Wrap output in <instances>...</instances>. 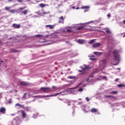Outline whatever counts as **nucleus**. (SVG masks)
<instances>
[{"label": "nucleus", "instance_id": "ea45409f", "mask_svg": "<svg viewBox=\"0 0 125 125\" xmlns=\"http://www.w3.org/2000/svg\"><path fill=\"white\" fill-rule=\"evenodd\" d=\"M18 1H19V2H22L23 0H18Z\"/></svg>", "mask_w": 125, "mask_h": 125}, {"label": "nucleus", "instance_id": "6ab92c4d", "mask_svg": "<svg viewBox=\"0 0 125 125\" xmlns=\"http://www.w3.org/2000/svg\"><path fill=\"white\" fill-rule=\"evenodd\" d=\"M20 84H21V85H27L28 83H27V82H21Z\"/></svg>", "mask_w": 125, "mask_h": 125}, {"label": "nucleus", "instance_id": "9b49d317", "mask_svg": "<svg viewBox=\"0 0 125 125\" xmlns=\"http://www.w3.org/2000/svg\"><path fill=\"white\" fill-rule=\"evenodd\" d=\"M21 113L23 118H26V117L27 116V114L25 113V111H24L23 110H21Z\"/></svg>", "mask_w": 125, "mask_h": 125}, {"label": "nucleus", "instance_id": "bb28decb", "mask_svg": "<svg viewBox=\"0 0 125 125\" xmlns=\"http://www.w3.org/2000/svg\"><path fill=\"white\" fill-rule=\"evenodd\" d=\"M110 93H111V94H117V93H118V92L117 91H111L110 92Z\"/></svg>", "mask_w": 125, "mask_h": 125}, {"label": "nucleus", "instance_id": "f03ea898", "mask_svg": "<svg viewBox=\"0 0 125 125\" xmlns=\"http://www.w3.org/2000/svg\"><path fill=\"white\" fill-rule=\"evenodd\" d=\"M112 59L113 61V65H118L120 61V56H119V51L115 50L113 52Z\"/></svg>", "mask_w": 125, "mask_h": 125}, {"label": "nucleus", "instance_id": "a19ab883", "mask_svg": "<svg viewBox=\"0 0 125 125\" xmlns=\"http://www.w3.org/2000/svg\"><path fill=\"white\" fill-rule=\"evenodd\" d=\"M107 17H111V14L110 13L108 14Z\"/></svg>", "mask_w": 125, "mask_h": 125}, {"label": "nucleus", "instance_id": "f257e3e1", "mask_svg": "<svg viewBox=\"0 0 125 125\" xmlns=\"http://www.w3.org/2000/svg\"><path fill=\"white\" fill-rule=\"evenodd\" d=\"M78 86H81V87H84V86H85V85L83 84V81L78 84V86H76L75 87L69 88L68 91H69L71 93H73V94H77L78 93V92H82V91H83V88H80L77 91L74 90L75 89V88H77Z\"/></svg>", "mask_w": 125, "mask_h": 125}, {"label": "nucleus", "instance_id": "37998d69", "mask_svg": "<svg viewBox=\"0 0 125 125\" xmlns=\"http://www.w3.org/2000/svg\"><path fill=\"white\" fill-rule=\"evenodd\" d=\"M67 32H72V30H70V29H68L67 30Z\"/></svg>", "mask_w": 125, "mask_h": 125}, {"label": "nucleus", "instance_id": "4d7b16f0", "mask_svg": "<svg viewBox=\"0 0 125 125\" xmlns=\"http://www.w3.org/2000/svg\"><path fill=\"white\" fill-rule=\"evenodd\" d=\"M0 98H1V94H0Z\"/></svg>", "mask_w": 125, "mask_h": 125}, {"label": "nucleus", "instance_id": "052dcab7", "mask_svg": "<svg viewBox=\"0 0 125 125\" xmlns=\"http://www.w3.org/2000/svg\"><path fill=\"white\" fill-rule=\"evenodd\" d=\"M86 11H87V10H84V12H86Z\"/></svg>", "mask_w": 125, "mask_h": 125}, {"label": "nucleus", "instance_id": "f704fd0d", "mask_svg": "<svg viewBox=\"0 0 125 125\" xmlns=\"http://www.w3.org/2000/svg\"><path fill=\"white\" fill-rule=\"evenodd\" d=\"M40 6L41 7H43L44 6V4H42V3H41L40 4Z\"/></svg>", "mask_w": 125, "mask_h": 125}, {"label": "nucleus", "instance_id": "b1692460", "mask_svg": "<svg viewBox=\"0 0 125 125\" xmlns=\"http://www.w3.org/2000/svg\"><path fill=\"white\" fill-rule=\"evenodd\" d=\"M10 8H11V7H5V10H6L7 11H10Z\"/></svg>", "mask_w": 125, "mask_h": 125}, {"label": "nucleus", "instance_id": "8fccbe9b", "mask_svg": "<svg viewBox=\"0 0 125 125\" xmlns=\"http://www.w3.org/2000/svg\"><path fill=\"white\" fill-rule=\"evenodd\" d=\"M91 22H92V21H90L89 22H87V23H86V24H89V23H91Z\"/></svg>", "mask_w": 125, "mask_h": 125}, {"label": "nucleus", "instance_id": "774afa93", "mask_svg": "<svg viewBox=\"0 0 125 125\" xmlns=\"http://www.w3.org/2000/svg\"><path fill=\"white\" fill-rule=\"evenodd\" d=\"M11 39H12V38H10V40H11Z\"/></svg>", "mask_w": 125, "mask_h": 125}, {"label": "nucleus", "instance_id": "1a4fd4ad", "mask_svg": "<svg viewBox=\"0 0 125 125\" xmlns=\"http://www.w3.org/2000/svg\"><path fill=\"white\" fill-rule=\"evenodd\" d=\"M77 42H78L79 43H80L81 44H83L84 43V42H85V41L83 40H78L77 41Z\"/></svg>", "mask_w": 125, "mask_h": 125}, {"label": "nucleus", "instance_id": "09e8293b", "mask_svg": "<svg viewBox=\"0 0 125 125\" xmlns=\"http://www.w3.org/2000/svg\"><path fill=\"white\" fill-rule=\"evenodd\" d=\"M119 80H120V79L117 78V79H116L115 80V81H116V82H118V81H119Z\"/></svg>", "mask_w": 125, "mask_h": 125}, {"label": "nucleus", "instance_id": "423d86ee", "mask_svg": "<svg viewBox=\"0 0 125 125\" xmlns=\"http://www.w3.org/2000/svg\"><path fill=\"white\" fill-rule=\"evenodd\" d=\"M59 93H57L54 95H47L43 97H40V96H37L35 97H40V98H43V97H52V96H56L57 95H58Z\"/></svg>", "mask_w": 125, "mask_h": 125}, {"label": "nucleus", "instance_id": "2eb2a0df", "mask_svg": "<svg viewBox=\"0 0 125 125\" xmlns=\"http://www.w3.org/2000/svg\"><path fill=\"white\" fill-rule=\"evenodd\" d=\"M94 42H95V39H93L90 40L89 42L88 43L89 44H92V43H94Z\"/></svg>", "mask_w": 125, "mask_h": 125}, {"label": "nucleus", "instance_id": "5fc2aeb1", "mask_svg": "<svg viewBox=\"0 0 125 125\" xmlns=\"http://www.w3.org/2000/svg\"><path fill=\"white\" fill-rule=\"evenodd\" d=\"M123 38H125V34H124Z\"/></svg>", "mask_w": 125, "mask_h": 125}, {"label": "nucleus", "instance_id": "20e7f679", "mask_svg": "<svg viewBox=\"0 0 125 125\" xmlns=\"http://www.w3.org/2000/svg\"><path fill=\"white\" fill-rule=\"evenodd\" d=\"M102 65H101V67H102V69H104L106 67V64H107V61L106 60H103L101 61Z\"/></svg>", "mask_w": 125, "mask_h": 125}, {"label": "nucleus", "instance_id": "4468645a", "mask_svg": "<svg viewBox=\"0 0 125 125\" xmlns=\"http://www.w3.org/2000/svg\"><path fill=\"white\" fill-rule=\"evenodd\" d=\"M71 102H72V101H70L69 100H66L64 102V103H67L68 104V106H71V104H70V103H71Z\"/></svg>", "mask_w": 125, "mask_h": 125}, {"label": "nucleus", "instance_id": "a18cd8bd", "mask_svg": "<svg viewBox=\"0 0 125 125\" xmlns=\"http://www.w3.org/2000/svg\"><path fill=\"white\" fill-rule=\"evenodd\" d=\"M83 112H84V113H87V111H85V109H83Z\"/></svg>", "mask_w": 125, "mask_h": 125}, {"label": "nucleus", "instance_id": "412c9836", "mask_svg": "<svg viewBox=\"0 0 125 125\" xmlns=\"http://www.w3.org/2000/svg\"><path fill=\"white\" fill-rule=\"evenodd\" d=\"M15 106H19V107H21V108H22V109H24V105L21 104H16Z\"/></svg>", "mask_w": 125, "mask_h": 125}, {"label": "nucleus", "instance_id": "72a5a7b5", "mask_svg": "<svg viewBox=\"0 0 125 125\" xmlns=\"http://www.w3.org/2000/svg\"><path fill=\"white\" fill-rule=\"evenodd\" d=\"M11 103H12V101L11 100V99H10L8 101V104H11Z\"/></svg>", "mask_w": 125, "mask_h": 125}, {"label": "nucleus", "instance_id": "69168bd1", "mask_svg": "<svg viewBox=\"0 0 125 125\" xmlns=\"http://www.w3.org/2000/svg\"><path fill=\"white\" fill-rule=\"evenodd\" d=\"M27 0V1H30V0Z\"/></svg>", "mask_w": 125, "mask_h": 125}, {"label": "nucleus", "instance_id": "4c0bfd02", "mask_svg": "<svg viewBox=\"0 0 125 125\" xmlns=\"http://www.w3.org/2000/svg\"><path fill=\"white\" fill-rule=\"evenodd\" d=\"M87 82H91V79H88L87 80Z\"/></svg>", "mask_w": 125, "mask_h": 125}, {"label": "nucleus", "instance_id": "c9c22d12", "mask_svg": "<svg viewBox=\"0 0 125 125\" xmlns=\"http://www.w3.org/2000/svg\"><path fill=\"white\" fill-rule=\"evenodd\" d=\"M83 27L81 26V27H80L79 28H78L77 29V30H82V29H83Z\"/></svg>", "mask_w": 125, "mask_h": 125}, {"label": "nucleus", "instance_id": "3c124183", "mask_svg": "<svg viewBox=\"0 0 125 125\" xmlns=\"http://www.w3.org/2000/svg\"><path fill=\"white\" fill-rule=\"evenodd\" d=\"M70 83H74V82L73 81H70Z\"/></svg>", "mask_w": 125, "mask_h": 125}, {"label": "nucleus", "instance_id": "ddd939ff", "mask_svg": "<svg viewBox=\"0 0 125 125\" xmlns=\"http://www.w3.org/2000/svg\"><path fill=\"white\" fill-rule=\"evenodd\" d=\"M13 26L16 29H19L20 28V24H17L16 23L13 24Z\"/></svg>", "mask_w": 125, "mask_h": 125}, {"label": "nucleus", "instance_id": "7ed1b4c3", "mask_svg": "<svg viewBox=\"0 0 125 125\" xmlns=\"http://www.w3.org/2000/svg\"><path fill=\"white\" fill-rule=\"evenodd\" d=\"M41 89H42V92H44V93H47L48 92H51V88L50 87H42L41 88Z\"/></svg>", "mask_w": 125, "mask_h": 125}, {"label": "nucleus", "instance_id": "dca6fc26", "mask_svg": "<svg viewBox=\"0 0 125 125\" xmlns=\"http://www.w3.org/2000/svg\"><path fill=\"white\" fill-rule=\"evenodd\" d=\"M67 79H70L71 80H75V79H76V77L72 76H69L67 77Z\"/></svg>", "mask_w": 125, "mask_h": 125}, {"label": "nucleus", "instance_id": "864d4df0", "mask_svg": "<svg viewBox=\"0 0 125 125\" xmlns=\"http://www.w3.org/2000/svg\"><path fill=\"white\" fill-rule=\"evenodd\" d=\"M123 23H124V24H125V20H124V21H123Z\"/></svg>", "mask_w": 125, "mask_h": 125}, {"label": "nucleus", "instance_id": "473e14b6", "mask_svg": "<svg viewBox=\"0 0 125 125\" xmlns=\"http://www.w3.org/2000/svg\"><path fill=\"white\" fill-rule=\"evenodd\" d=\"M25 8H26V7H23L22 8H20L19 9L20 10H23V9H25Z\"/></svg>", "mask_w": 125, "mask_h": 125}, {"label": "nucleus", "instance_id": "bf43d9fd", "mask_svg": "<svg viewBox=\"0 0 125 125\" xmlns=\"http://www.w3.org/2000/svg\"><path fill=\"white\" fill-rule=\"evenodd\" d=\"M72 8H73V9H75V6H73V7H72Z\"/></svg>", "mask_w": 125, "mask_h": 125}, {"label": "nucleus", "instance_id": "cd10ccee", "mask_svg": "<svg viewBox=\"0 0 125 125\" xmlns=\"http://www.w3.org/2000/svg\"><path fill=\"white\" fill-rule=\"evenodd\" d=\"M24 110H26V111H27V112H29V111H30V107H24L23 108Z\"/></svg>", "mask_w": 125, "mask_h": 125}, {"label": "nucleus", "instance_id": "58836bf2", "mask_svg": "<svg viewBox=\"0 0 125 125\" xmlns=\"http://www.w3.org/2000/svg\"><path fill=\"white\" fill-rule=\"evenodd\" d=\"M52 88H53V89H55L57 88V87H56V86H52Z\"/></svg>", "mask_w": 125, "mask_h": 125}, {"label": "nucleus", "instance_id": "c03bdc74", "mask_svg": "<svg viewBox=\"0 0 125 125\" xmlns=\"http://www.w3.org/2000/svg\"><path fill=\"white\" fill-rule=\"evenodd\" d=\"M90 60H92L93 61L95 60V59H94V58H90Z\"/></svg>", "mask_w": 125, "mask_h": 125}, {"label": "nucleus", "instance_id": "f3484780", "mask_svg": "<svg viewBox=\"0 0 125 125\" xmlns=\"http://www.w3.org/2000/svg\"><path fill=\"white\" fill-rule=\"evenodd\" d=\"M105 30L106 33H107V34H111V31H110V29H109V28H105Z\"/></svg>", "mask_w": 125, "mask_h": 125}, {"label": "nucleus", "instance_id": "e433bc0d", "mask_svg": "<svg viewBox=\"0 0 125 125\" xmlns=\"http://www.w3.org/2000/svg\"><path fill=\"white\" fill-rule=\"evenodd\" d=\"M26 95H27V93H25L23 95V96L22 97V98H25V97H26Z\"/></svg>", "mask_w": 125, "mask_h": 125}, {"label": "nucleus", "instance_id": "2f4dec72", "mask_svg": "<svg viewBox=\"0 0 125 125\" xmlns=\"http://www.w3.org/2000/svg\"><path fill=\"white\" fill-rule=\"evenodd\" d=\"M48 13H49V12H42V14H43V15H45V14H48Z\"/></svg>", "mask_w": 125, "mask_h": 125}, {"label": "nucleus", "instance_id": "6e6d98bb", "mask_svg": "<svg viewBox=\"0 0 125 125\" xmlns=\"http://www.w3.org/2000/svg\"><path fill=\"white\" fill-rule=\"evenodd\" d=\"M14 114H11V116H14Z\"/></svg>", "mask_w": 125, "mask_h": 125}, {"label": "nucleus", "instance_id": "49530a36", "mask_svg": "<svg viewBox=\"0 0 125 125\" xmlns=\"http://www.w3.org/2000/svg\"><path fill=\"white\" fill-rule=\"evenodd\" d=\"M90 78H93V75H90Z\"/></svg>", "mask_w": 125, "mask_h": 125}, {"label": "nucleus", "instance_id": "6e6552de", "mask_svg": "<svg viewBox=\"0 0 125 125\" xmlns=\"http://www.w3.org/2000/svg\"><path fill=\"white\" fill-rule=\"evenodd\" d=\"M100 43H95L92 45V47H94V48H95L96 47H98V46H99V45H100Z\"/></svg>", "mask_w": 125, "mask_h": 125}, {"label": "nucleus", "instance_id": "0e129e2a", "mask_svg": "<svg viewBox=\"0 0 125 125\" xmlns=\"http://www.w3.org/2000/svg\"><path fill=\"white\" fill-rule=\"evenodd\" d=\"M0 66H1V63H0Z\"/></svg>", "mask_w": 125, "mask_h": 125}, {"label": "nucleus", "instance_id": "680f3d73", "mask_svg": "<svg viewBox=\"0 0 125 125\" xmlns=\"http://www.w3.org/2000/svg\"><path fill=\"white\" fill-rule=\"evenodd\" d=\"M120 68H117V70H120Z\"/></svg>", "mask_w": 125, "mask_h": 125}, {"label": "nucleus", "instance_id": "0eeeda50", "mask_svg": "<svg viewBox=\"0 0 125 125\" xmlns=\"http://www.w3.org/2000/svg\"><path fill=\"white\" fill-rule=\"evenodd\" d=\"M6 112V109H5V108L1 107L0 108V113H1L2 114H5Z\"/></svg>", "mask_w": 125, "mask_h": 125}, {"label": "nucleus", "instance_id": "a211bd4d", "mask_svg": "<svg viewBox=\"0 0 125 125\" xmlns=\"http://www.w3.org/2000/svg\"><path fill=\"white\" fill-rule=\"evenodd\" d=\"M97 111L98 110L96 108H92L91 110V112H92V113H96Z\"/></svg>", "mask_w": 125, "mask_h": 125}, {"label": "nucleus", "instance_id": "7c9ffc66", "mask_svg": "<svg viewBox=\"0 0 125 125\" xmlns=\"http://www.w3.org/2000/svg\"><path fill=\"white\" fill-rule=\"evenodd\" d=\"M36 37H38V38H39L40 39H42V35H37Z\"/></svg>", "mask_w": 125, "mask_h": 125}, {"label": "nucleus", "instance_id": "603ef678", "mask_svg": "<svg viewBox=\"0 0 125 125\" xmlns=\"http://www.w3.org/2000/svg\"><path fill=\"white\" fill-rule=\"evenodd\" d=\"M76 9H80V8H79V7H77V8H76Z\"/></svg>", "mask_w": 125, "mask_h": 125}, {"label": "nucleus", "instance_id": "c85d7f7f", "mask_svg": "<svg viewBox=\"0 0 125 125\" xmlns=\"http://www.w3.org/2000/svg\"><path fill=\"white\" fill-rule=\"evenodd\" d=\"M10 12L11 13H13V14H14V13H15V12H16V10H10Z\"/></svg>", "mask_w": 125, "mask_h": 125}, {"label": "nucleus", "instance_id": "9d476101", "mask_svg": "<svg viewBox=\"0 0 125 125\" xmlns=\"http://www.w3.org/2000/svg\"><path fill=\"white\" fill-rule=\"evenodd\" d=\"M59 19H60V20L59 21V23H64V18H63V16H61Z\"/></svg>", "mask_w": 125, "mask_h": 125}, {"label": "nucleus", "instance_id": "de8ad7c7", "mask_svg": "<svg viewBox=\"0 0 125 125\" xmlns=\"http://www.w3.org/2000/svg\"><path fill=\"white\" fill-rule=\"evenodd\" d=\"M103 79H105L106 80V79H107V77H106V76H104Z\"/></svg>", "mask_w": 125, "mask_h": 125}, {"label": "nucleus", "instance_id": "4be33fe9", "mask_svg": "<svg viewBox=\"0 0 125 125\" xmlns=\"http://www.w3.org/2000/svg\"><path fill=\"white\" fill-rule=\"evenodd\" d=\"M94 54H95L96 55H100L102 54V53L100 52H95Z\"/></svg>", "mask_w": 125, "mask_h": 125}, {"label": "nucleus", "instance_id": "c756f323", "mask_svg": "<svg viewBox=\"0 0 125 125\" xmlns=\"http://www.w3.org/2000/svg\"><path fill=\"white\" fill-rule=\"evenodd\" d=\"M118 87H122V86H125V84H120L118 85Z\"/></svg>", "mask_w": 125, "mask_h": 125}, {"label": "nucleus", "instance_id": "f8f14e48", "mask_svg": "<svg viewBox=\"0 0 125 125\" xmlns=\"http://www.w3.org/2000/svg\"><path fill=\"white\" fill-rule=\"evenodd\" d=\"M45 27L46 28H49V29H50L51 30H52V29H53V28H54V25L48 24V25H46L45 26Z\"/></svg>", "mask_w": 125, "mask_h": 125}, {"label": "nucleus", "instance_id": "5701e85b", "mask_svg": "<svg viewBox=\"0 0 125 125\" xmlns=\"http://www.w3.org/2000/svg\"><path fill=\"white\" fill-rule=\"evenodd\" d=\"M82 9H88L89 8V6H84L82 7Z\"/></svg>", "mask_w": 125, "mask_h": 125}, {"label": "nucleus", "instance_id": "338daca9", "mask_svg": "<svg viewBox=\"0 0 125 125\" xmlns=\"http://www.w3.org/2000/svg\"><path fill=\"white\" fill-rule=\"evenodd\" d=\"M94 56H93V55H92V56H91V57H94Z\"/></svg>", "mask_w": 125, "mask_h": 125}, {"label": "nucleus", "instance_id": "aec40b11", "mask_svg": "<svg viewBox=\"0 0 125 125\" xmlns=\"http://www.w3.org/2000/svg\"><path fill=\"white\" fill-rule=\"evenodd\" d=\"M105 98H115V97H114L112 96H110V95H105L104 96Z\"/></svg>", "mask_w": 125, "mask_h": 125}, {"label": "nucleus", "instance_id": "e2e57ef3", "mask_svg": "<svg viewBox=\"0 0 125 125\" xmlns=\"http://www.w3.org/2000/svg\"><path fill=\"white\" fill-rule=\"evenodd\" d=\"M0 62H1V63H2V62H3V61H1Z\"/></svg>", "mask_w": 125, "mask_h": 125}, {"label": "nucleus", "instance_id": "13d9d810", "mask_svg": "<svg viewBox=\"0 0 125 125\" xmlns=\"http://www.w3.org/2000/svg\"><path fill=\"white\" fill-rule=\"evenodd\" d=\"M12 0H8V1L10 2V1H12Z\"/></svg>", "mask_w": 125, "mask_h": 125}, {"label": "nucleus", "instance_id": "79ce46f5", "mask_svg": "<svg viewBox=\"0 0 125 125\" xmlns=\"http://www.w3.org/2000/svg\"><path fill=\"white\" fill-rule=\"evenodd\" d=\"M85 99L87 101H89V99H88V97H86Z\"/></svg>", "mask_w": 125, "mask_h": 125}, {"label": "nucleus", "instance_id": "a878e982", "mask_svg": "<svg viewBox=\"0 0 125 125\" xmlns=\"http://www.w3.org/2000/svg\"><path fill=\"white\" fill-rule=\"evenodd\" d=\"M22 13H23V14H24V15H26V14H27V13H28V10H25L23 11L22 12Z\"/></svg>", "mask_w": 125, "mask_h": 125}, {"label": "nucleus", "instance_id": "393cba45", "mask_svg": "<svg viewBox=\"0 0 125 125\" xmlns=\"http://www.w3.org/2000/svg\"><path fill=\"white\" fill-rule=\"evenodd\" d=\"M11 52H14L15 53L18 52V51L17 50H16L14 49H11Z\"/></svg>", "mask_w": 125, "mask_h": 125}, {"label": "nucleus", "instance_id": "39448f33", "mask_svg": "<svg viewBox=\"0 0 125 125\" xmlns=\"http://www.w3.org/2000/svg\"><path fill=\"white\" fill-rule=\"evenodd\" d=\"M81 69H83L82 70H79V72H84V70H87V69H89V68H90V67L84 64L83 67L81 66Z\"/></svg>", "mask_w": 125, "mask_h": 125}]
</instances>
